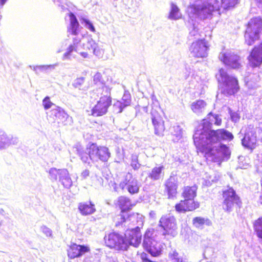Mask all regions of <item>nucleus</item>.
Listing matches in <instances>:
<instances>
[{
  "instance_id": "nucleus-1",
  "label": "nucleus",
  "mask_w": 262,
  "mask_h": 262,
  "mask_svg": "<svg viewBox=\"0 0 262 262\" xmlns=\"http://www.w3.org/2000/svg\"><path fill=\"white\" fill-rule=\"evenodd\" d=\"M221 123L222 119L219 115L209 113L195 128L193 136L195 145L204 147L220 140H231L233 136L230 132L224 129H211L212 124L219 126Z\"/></svg>"
},
{
  "instance_id": "nucleus-2",
  "label": "nucleus",
  "mask_w": 262,
  "mask_h": 262,
  "mask_svg": "<svg viewBox=\"0 0 262 262\" xmlns=\"http://www.w3.org/2000/svg\"><path fill=\"white\" fill-rule=\"evenodd\" d=\"M73 150L80 158L83 163L90 164V161L97 162L100 160L106 162L111 156L107 147L103 146H98L96 144L92 143L86 148V151L84 148L80 145L77 144Z\"/></svg>"
},
{
  "instance_id": "nucleus-3",
  "label": "nucleus",
  "mask_w": 262,
  "mask_h": 262,
  "mask_svg": "<svg viewBox=\"0 0 262 262\" xmlns=\"http://www.w3.org/2000/svg\"><path fill=\"white\" fill-rule=\"evenodd\" d=\"M221 141L211 143L204 147L201 146H196V147L205 153L207 159H210L214 162L221 163L223 160H228L230 155L229 149L226 145L220 144L213 146Z\"/></svg>"
},
{
  "instance_id": "nucleus-4",
  "label": "nucleus",
  "mask_w": 262,
  "mask_h": 262,
  "mask_svg": "<svg viewBox=\"0 0 262 262\" xmlns=\"http://www.w3.org/2000/svg\"><path fill=\"white\" fill-rule=\"evenodd\" d=\"M70 24L68 28V31L72 35L76 36L73 39V43L71 44L67 49L66 52L63 54L62 59L71 60L72 57L75 58L73 56V52H78V44L81 41L82 42V37L84 36L79 35L78 34L79 24L75 15L70 13L69 15Z\"/></svg>"
},
{
  "instance_id": "nucleus-5",
  "label": "nucleus",
  "mask_w": 262,
  "mask_h": 262,
  "mask_svg": "<svg viewBox=\"0 0 262 262\" xmlns=\"http://www.w3.org/2000/svg\"><path fill=\"white\" fill-rule=\"evenodd\" d=\"M118 205L121 209V211L115 218L116 226L125 227L128 226L130 223L134 222L136 219V215L126 211L131 208L132 204L130 199L126 196H121L118 199Z\"/></svg>"
},
{
  "instance_id": "nucleus-6",
  "label": "nucleus",
  "mask_w": 262,
  "mask_h": 262,
  "mask_svg": "<svg viewBox=\"0 0 262 262\" xmlns=\"http://www.w3.org/2000/svg\"><path fill=\"white\" fill-rule=\"evenodd\" d=\"M216 77L219 82L223 85L222 93L226 96L233 95L239 91V86L237 79L234 76L228 74L225 70L221 69Z\"/></svg>"
},
{
  "instance_id": "nucleus-7",
  "label": "nucleus",
  "mask_w": 262,
  "mask_h": 262,
  "mask_svg": "<svg viewBox=\"0 0 262 262\" xmlns=\"http://www.w3.org/2000/svg\"><path fill=\"white\" fill-rule=\"evenodd\" d=\"M220 3L214 1L213 4L208 2V0L204 1L201 4L197 3L191 5L188 9L190 13L200 17L201 19H206L211 16L214 11H220Z\"/></svg>"
},
{
  "instance_id": "nucleus-8",
  "label": "nucleus",
  "mask_w": 262,
  "mask_h": 262,
  "mask_svg": "<svg viewBox=\"0 0 262 262\" xmlns=\"http://www.w3.org/2000/svg\"><path fill=\"white\" fill-rule=\"evenodd\" d=\"M111 88L105 86L102 88L101 97L97 104L91 110V114L94 117H99L105 115L112 103L111 97Z\"/></svg>"
},
{
  "instance_id": "nucleus-9",
  "label": "nucleus",
  "mask_w": 262,
  "mask_h": 262,
  "mask_svg": "<svg viewBox=\"0 0 262 262\" xmlns=\"http://www.w3.org/2000/svg\"><path fill=\"white\" fill-rule=\"evenodd\" d=\"M262 30V19L259 17H254L249 21L245 33V42L251 46L259 38Z\"/></svg>"
},
{
  "instance_id": "nucleus-10",
  "label": "nucleus",
  "mask_w": 262,
  "mask_h": 262,
  "mask_svg": "<svg viewBox=\"0 0 262 262\" xmlns=\"http://www.w3.org/2000/svg\"><path fill=\"white\" fill-rule=\"evenodd\" d=\"M223 208L228 212L232 211L235 207H240L242 201L236 191L228 186L223 190Z\"/></svg>"
},
{
  "instance_id": "nucleus-11",
  "label": "nucleus",
  "mask_w": 262,
  "mask_h": 262,
  "mask_svg": "<svg viewBox=\"0 0 262 262\" xmlns=\"http://www.w3.org/2000/svg\"><path fill=\"white\" fill-rule=\"evenodd\" d=\"M156 234L152 229L146 230L144 237L143 246L151 256H158L161 252L162 246L155 238Z\"/></svg>"
},
{
  "instance_id": "nucleus-12",
  "label": "nucleus",
  "mask_w": 262,
  "mask_h": 262,
  "mask_svg": "<svg viewBox=\"0 0 262 262\" xmlns=\"http://www.w3.org/2000/svg\"><path fill=\"white\" fill-rule=\"evenodd\" d=\"M112 186L115 191L126 189L130 194H134L139 192L140 185L138 180L128 172L118 185L114 183Z\"/></svg>"
},
{
  "instance_id": "nucleus-13",
  "label": "nucleus",
  "mask_w": 262,
  "mask_h": 262,
  "mask_svg": "<svg viewBox=\"0 0 262 262\" xmlns=\"http://www.w3.org/2000/svg\"><path fill=\"white\" fill-rule=\"evenodd\" d=\"M159 226L163 229L162 235L165 238H173L178 234L176 220L170 214L163 215L159 221Z\"/></svg>"
},
{
  "instance_id": "nucleus-14",
  "label": "nucleus",
  "mask_w": 262,
  "mask_h": 262,
  "mask_svg": "<svg viewBox=\"0 0 262 262\" xmlns=\"http://www.w3.org/2000/svg\"><path fill=\"white\" fill-rule=\"evenodd\" d=\"M49 178L52 181H57L58 179L64 187L69 188L72 185V180L66 169H57L51 168L49 170Z\"/></svg>"
},
{
  "instance_id": "nucleus-15",
  "label": "nucleus",
  "mask_w": 262,
  "mask_h": 262,
  "mask_svg": "<svg viewBox=\"0 0 262 262\" xmlns=\"http://www.w3.org/2000/svg\"><path fill=\"white\" fill-rule=\"evenodd\" d=\"M106 245L117 250H126L127 244L123 235L116 232L110 233L104 238Z\"/></svg>"
},
{
  "instance_id": "nucleus-16",
  "label": "nucleus",
  "mask_w": 262,
  "mask_h": 262,
  "mask_svg": "<svg viewBox=\"0 0 262 262\" xmlns=\"http://www.w3.org/2000/svg\"><path fill=\"white\" fill-rule=\"evenodd\" d=\"M209 47L204 38L192 43L189 48L191 55L198 58H204L208 55Z\"/></svg>"
},
{
  "instance_id": "nucleus-17",
  "label": "nucleus",
  "mask_w": 262,
  "mask_h": 262,
  "mask_svg": "<svg viewBox=\"0 0 262 262\" xmlns=\"http://www.w3.org/2000/svg\"><path fill=\"white\" fill-rule=\"evenodd\" d=\"M158 110H160L158 105L155 108H152L150 112L151 119L155 134L158 136H162L165 130L164 121Z\"/></svg>"
},
{
  "instance_id": "nucleus-18",
  "label": "nucleus",
  "mask_w": 262,
  "mask_h": 262,
  "mask_svg": "<svg viewBox=\"0 0 262 262\" xmlns=\"http://www.w3.org/2000/svg\"><path fill=\"white\" fill-rule=\"evenodd\" d=\"M49 117L52 118L53 120L57 122L58 124L63 125L71 124L72 123V118L61 107L57 106H55V107L51 110Z\"/></svg>"
},
{
  "instance_id": "nucleus-19",
  "label": "nucleus",
  "mask_w": 262,
  "mask_h": 262,
  "mask_svg": "<svg viewBox=\"0 0 262 262\" xmlns=\"http://www.w3.org/2000/svg\"><path fill=\"white\" fill-rule=\"evenodd\" d=\"M125 243L127 244V249L129 246L138 247L141 244L142 234L140 228L136 227L135 228L127 229L124 234Z\"/></svg>"
},
{
  "instance_id": "nucleus-20",
  "label": "nucleus",
  "mask_w": 262,
  "mask_h": 262,
  "mask_svg": "<svg viewBox=\"0 0 262 262\" xmlns=\"http://www.w3.org/2000/svg\"><path fill=\"white\" fill-rule=\"evenodd\" d=\"M219 59L225 65L232 69H238L241 67L239 57L231 51L221 52L219 56Z\"/></svg>"
},
{
  "instance_id": "nucleus-21",
  "label": "nucleus",
  "mask_w": 262,
  "mask_h": 262,
  "mask_svg": "<svg viewBox=\"0 0 262 262\" xmlns=\"http://www.w3.org/2000/svg\"><path fill=\"white\" fill-rule=\"evenodd\" d=\"M249 64L253 68L257 67L262 64V42L254 47L248 57Z\"/></svg>"
},
{
  "instance_id": "nucleus-22",
  "label": "nucleus",
  "mask_w": 262,
  "mask_h": 262,
  "mask_svg": "<svg viewBox=\"0 0 262 262\" xmlns=\"http://www.w3.org/2000/svg\"><path fill=\"white\" fill-rule=\"evenodd\" d=\"M256 142L257 138L255 132L250 127L247 128L244 138L242 139L243 146L252 149L255 147Z\"/></svg>"
},
{
  "instance_id": "nucleus-23",
  "label": "nucleus",
  "mask_w": 262,
  "mask_h": 262,
  "mask_svg": "<svg viewBox=\"0 0 262 262\" xmlns=\"http://www.w3.org/2000/svg\"><path fill=\"white\" fill-rule=\"evenodd\" d=\"M199 207L198 202H194L193 199H185L181 201L175 206L176 210L179 213H184L186 211H192Z\"/></svg>"
},
{
  "instance_id": "nucleus-24",
  "label": "nucleus",
  "mask_w": 262,
  "mask_h": 262,
  "mask_svg": "<svg viewBox=\"0 0 262 262\" xmlns=\"http://www.w3.org/2000/svg\"><path fill=\"white\" fill-rule=\"evenodd\" d=\"M130 94L128 91H125L122 99L120 101H117L114 103L113 106L114 111L116 113H120L125 107L130 105Z\"/></svg>"
},
{
  "instance_id": "nucleus-25",
  "label": "nucleus",
  "mask_w": 262,
  "mask_h": 262,
  "mask_svg": "<svg viewBox=\"0 0 262 262\" xmlns=\"http://www.w3.org/2000/svg\"><path fill=\"white\" fill-rule=\"evenodd\" d=\"M88 250L89 249L86 246L73 244L68 250V256L70 258L80 257Z\"/></svg>"
},
{
  "instance_id": "nucleus-26",
  "label": "nucleus",
  "mask_w": 262,
  "mask_h": 262,
  "mask_svg": "<svg viewBox=\"0 0 262 262\" xmlns=\"http://www.w3.org/2000/svg\"><path fill=\"white\" fill-rule=\"evenodd\" d=\"M165 187L169 198H173L177 193V178L175 176H170L165 183Z\"/></svg>"
},
{
  "instance_id": "nucleus-27",
  "label": "nucleus",
  "mask_w": 262,
  "mask_h": 262,
  "mask_svg": "<svg viewBox=\"0 0 262 262\" xmlns=\"http://www.w3.org/2000/svg\"><path fill=\"white\" fill-rule=\"evenodd\" d=\"M18 138L12 136H8L3 130H0V149H4L11 145L16 144Z\"/></svg>"
},
{
  "instance_id": "nucleus-28",
  "label": "nucleus",
  "mask_w": 262,
  "mask_h": 262,
  "mask_svg": "<svg viewBox=\"0 0 262 262\" xmlns=\"http://www.w3.org/2000/svg\"><path fill=\"white\" fill-rule=\"evenodd\" d=\"M78 210L82 215H90L96 211L95 205L91 201L80 203Z\"/></svg>"
},
{
  "instance_id": "nucleus-29",
  "label": "nucleus",
  "mask_w": 262,
  "mask_h": 262,
  "mask_svg": "<svg viewBox=\"0 0 262 262\" xmlns=\"http://www.w3.org/2000/svg\"><path fill=\"white\" fill-rule=\"evenodd\" d=\"M82 46L84 49L88 50L97 55L98 45L90 36H85L82 37Z\"/></svg>"
},
{
  "instance_id": "nucleus-30",
  "label": "nucleus",
  "mask_w": 262,
  "mask_h": 262,
  "mask_svg": "<svg viewBox=\"0 0 262 262\" xmlns=\"http://www.w3.org/2000/svg\"><path fill=\"white\" fill-rule=\"evenodd\" d=\"M189 38L191 39H196L199 40L203 38V32L201 29V26L198 23H194L190 28Z\"/></svg>"
},
{
  "instance_id": "nucleus-31",
  "label": "nucleus",
  "mask_w": 262,
  "mask_h": 262,
  "mask_svg": "<svg viewBox=\"0 0 262 262\" xmlns=\"http://www.w3.org/2000/svg\"><path fill=\"white\" fill-rule=\"evenodd\" d=\"M206 105V103L204 100H197L191 104V108L194 113L199 114L205 110Z\"/></svg>"
},
{
  "instance_id": "nucleus-32",
  "label": "nucleus",
  "mask_w": 262,
  "mask_h": 262,
  "mask_svg": "<svg viewBox=\"0 0 262 262\" xmlns=\"http://www.w3.org/2000/svg\"><path fill=\"white\" fill-rule=\"evenodd\" d=\"M196 190L197 187L195 185L185 187L182 193L183 196L185 199L193 200L196 196Z\"/></svg>"
},
{
  "instance_id": "nucleus-33",
  "label": "nucleus",
  "mask_w": 262,
  "mask_h": 262,
  "mask_svg": "<svg viewBox=\"0 0 262 262\" xmlns=\"http://www.w3.org/2000/svg\"><path fill=\"white\" fill-rule=\"evenodd\" d=\"M163 169L164 167L163 166L153 168L151 171L148 173V177L154 181L159 180L161 177L162 172Z\"/></svg>"
},
{
  "instance_id": "nucleus-34",
  "label": "nucleus",
  "mask_w": 262,
  "mask_h": 262,
  "mask_svg": "<svg viewBox=\"0 0 262 262\" xmlns=\"http://www.w3.org/2000/svg\"><path fill=\"white\" fill-rule=\"evenodd\" d=\"M58 64L57 63L50 64V65H40V66H31L30 67L36 73H38V72H46L49 70H53L55 68L58 66Z\"/></svg>"
},
{
  "instance_id": "nucleus-35",
  "label": "nucleus",
  "mask_w": 262,
  "mask_h": 262,
  "mask_svg": "<svg viewBox=\"0 0 262 262\" xmlns=\"http://www.w3.org/2000/svg\"><path fill=\"white\" fill-rule=\"evenodd\" d=\"M93 82L94 84L101 87L97 90V91L100 92L101 93L103 91V87L106 86L105 85V81L103 79L101 74L99 72H97L94 75Z\"/></svg>"
},
{
  "instance_id": "nucleus-36",
  "label": "nucleus",
  "mask_w": 262,
  "mask_h": 262,
  "mask_svg": "<svg viewBox=\"0 0 262 262\" xmlns=\"http://www.w3.org/2000/svg\"><path fill=\"white\" fill-rule=\"evenodd\" d=\"M181 17V14L180 12L179 9L176 5L172 4L168 18L170 19L176 20L180 18Z\"/></svg>"
},
{
  "instance_id": "nucleus-37",
  "label": "nucleus",
  "mask_w": 262,
  "mask_h": 262,
  "mask_svg": "<svg viewBox=\"0 0 262 262\" xmlns=\"http://www.w3.org/2000/svg\"><path fill=\"white\" fill-rule=\"evenodd\" d=\"M253 227L257 237L262 239V216L254 222Z\"/></svg>"
},
{
  "instance_id": "nucleus-38",
  "label": "nucleus",
  "mask_w": 262,
  "mask_h": 262,
  "mask_svg": "<svg viewBox=\"0 0 262 262\" xmlns=\"http://www.w3.org/2000/svg\"><path fill=\"white\" fill-rule=\"evenodd\" d=\"M193 225L198 228H202L204 225H209L210 221L207 219L201 217H195L192 221Z\"/></svg>"
},
{
  "instance_id": "nucleus-39",
  "label": "nucleus",
  "mask_w": 262,
  "mask_h": 262,
  "mask_svg": "<svg viewBox=\"0 0 262 262\" xmlns=\"http://www.w3.org/2000/svg\"><path fill=\"white\" fill-rule=\"evenodd\" d=\"M169 256L173 262H187V259L183 258L175 250H172L169 252Z\"/></svg>"
},
{
  "instance_id": "nucleus-40",
  "label": "nucleus",
  "mask_w": 262,
  "mask_h": 262,
  "mask_svg": "<svg viewBox=\"0 0 262 262\" xmlns=\"http://www.w3.org/2000/svg\"><path fill=\"white\" fill-rule=\"evenodd\" d=\"M173 131L172 134L176 137L172 140L174 142L178 141L182 137V130L181 127L179 125L173 126L172 127Z\"/></svg>"
},
{
  "instance_id": "nucleus-41",
  "label": "nucleus",
  "mask_w": 262,
  "mask_h": 262,
  "mask_svg": "<svg viewBox=\"0 0 262 262\" xmlns=\"http://www.w3.org/2000/svg\"><path fill=\"white\" fill-rule=\"evenodd\" d=\"M237 0H222L221 6L224 9L233 8L237 4Z\"/></svg>"
},
{
  "instance_id": "nucleus-42",
  "label": "nucleus",
  "mask_w": 262,
  "mask_h": 262,
  "mask_svg": "<svg viewBox=\"0 0 262 262\" xmlns=\"http://www.w3.org/2000/svg\"><path fill=\"white\" fill-rule=\"evenodd\" d=\"M40 229L42 233L44 234L47 237L53 238L52 231L47 226L42 225L40 227Z\"/></svg>"
},
{
  "instance_id": "nucleus-43",
  "label": "nucleus",
  "mask_w": 262,
  "mask_h": 262,
  "mask_svg": "<svg viewBox=\"0 0 262 262\" xmlns=\"http://www.w3.org/2000/svg\"><path fill=\"white\" fill-rule=\"evenodd\" d=\"M130 165L135 170H137L140 168V164L138 163V158L136 155H133L132 156Z\"/></svg>"
},
{
  "instance_id": "nucleus-44",
  "label": "nucleus",
  "mask_w": 262,
  "mask_h": 262,
  "mask_svg": "<svg viewBox=\"0 0 262 262\" xmlns=\"http://www.w3.org/2000/svg\"><path fill=\"white\" fill-rule=\"evenodd\" d=\"M84 82V77H79L77 78L74 81L73 83V85L75 88H80Z\"/></svg>"
},
{
  "instance_id": "nucleus-45",
  "label": "nucleus",
  "mask_w": 262,
  "mask_h": 262,
  "mask_svg": "<svg viewBox=\"0 0 262 262\" xmlns=\"http://www.w3.org/2000/svg\"><path fill=\"white\" fill-rule=\"evenodd\" d=\"M42 105L45 110H48L54 105L50 100V98L48 96L46 97L42 101Z\"/></svg>"
},
{
  "instance_id": "nucleus-46",
  "label": "nucleus",
  "mask_w": 262,
  "mask_h": 262,
  "mask_svg": "<svg viewBox=\"0 0 262 262\" xmlns=\"http://www.w3.org/2000/svg\"><path fill=\"white\" fill-rule=\"evenodd\" d=\"M140 258L143 262H156L155 261L150 259L149 255L144 252H143L141 254Z\"/></svg>"
},
{
  "instance_id": "nucleus-47",
  "label": "nucleus",
  "mask_w": 262,
  "mask_h": 262,
  "mask_svg": "<svg viewBox=\"0 0 262 262\" xmlns=\"http://www.w3.org/2000/svg\"><path fill=\"white\" fill-rule=\"evenodd\" d=\"M219 177L217 178L216 176L214 177L213 178H212L211 176H210L208 179L205 181V185L207 186H209L211 185L212 182H215L218 180Z\"/></svg>"
},
{
  "instance_id": "nucleus-48",
  "label": "nucleus",
  "mask_w": 262,
  "mask_h": 262,
  "mask_svg": "<svg viewBox=\"0 0 262 262\" xmlns=\"http://www.w3.org/2000/svg\"><path fill=\"white\" fill-rule=\"evenodd\" d=\"M85 27L86 28L89 29L92 32L95 31V27H94L93 25L89 20H85Z\"/></svg>"
},
{
  "instance_id": "nucleus-49",
  "label": "nucleus",
  "mask_w": 262,
  "mask_h": 262,
  "mask_svg": "<svg viewBox=\"0 0 262 262\" xmlns=\"http://www.w3.org/2000/svg\"><path fill=\"white\" fill-rule=\"evenodd\" d=\"M231 119L234 122H237L239 119V117L236 113H231L230 114Z\"/></svg>"
},
{
  "instance_id": "nucleus-50",
  "label": "nucleus",
  "mask_w": 262,
  "mask_h": 262,
  "mask_svg": "<svg viewBox=\"0 0 262 262\" xmlns=\"http://www.w3.org/2000/svg\"><path fill=\"white\" fill-rule=\"evenodd\" d=\"M89 174H90L89 170L88 169H85L81 172V176L83 179H85L89 176Z\"/></svg>"
},
{
  "instance_id": "nucleus-51",
  "label": "nucleus",
  "mask_w": 262,
  "mask_h": 262,
  "mask_svg": "<svg viewBox=\"0 0 262 262\" xmlns=\"http://www.w3.org/2000/svg\"><path fill=\"white\" fill-rule=\"evenodd\" d=\"M77 53H79L83 58H89V54H88L87 52H79L78 51V52H77Z\"/></svg>"
},
{
  "instance_id": "nucleus-52",
  "label": "nucleus",
  "mask_w": 262,
  "mask_h": 262,
  "mask_svg": "<svg viewBox=\"0 0 262 262\" xmlns=\"http://www.w3.org/2000/svg\"><path fill=\"white\" fill-rule=\"evenodd\" d=\"M8 0H0V8H2Z\"/></svg>"
},
{
  "instance_id": "nucleus-53",
  "label": "nucleus",
  "mask_w": 262,
  "mask_h": 262,
  "mask_svg": "<svg viewBox=\"0 0 262 262\" xmlns=\"http://www.w3.org/2000/svg\"><path fill=\"white\" fill-rule=\"evenodd\" d=\"M154 215H155V213L154 211H151L150 212V215L151 216H154Z\"/></svg>"
},
{
  "instance_id": "nucleus-54",
  "label": "nucleus",
  "mask_w": 262,
  "mask_h": 262,
  "mask_svg": "<svg viewBox=\"0 0 262 262\" xmlns=\"http://www.w3.org/2000/svg\"><path fill=\"white\" fill-rule=\"evenodd\" d=\"M255 1H257L259 3L262 4V0H255Z\"/></svg>"
},
{
  "instance_id": "nucleus-55",
  "label": "nucleus",
  "mask_w": 262,
  "mask_h": 262,
  "mask_svg": "<svg viewBox=\"0 0 262 262\" xmlns=\"http://www.w3.org/2000/svg\"><path fill=\"white\" fill-rule=\"evenodd\" d=\"M260 203H262V195L260 196Z\"/></svg>"
},
{
  "instance_id": "nucleus-56",
  "label": "nucleus",
  "mask_w": 262,
  "mask_h": 262,
  "mask_svg": "<svg viewBox=\"0 0 262 262\" xmlns=\"http://www.w3.org/2000/svg\"><path fill=\"white\" fill-rule=\"evenodd\" d=\"M62 51L61 50H59L57 51V53H60Z\"/></svg>"
},
{
  "instance_id": "nucleus-57",
  "label": "nucleus",
  "mask_w": 262,
  "mask_h": 262,
  "mask_svg": "<svg viewBox=\"0 0 262 262\" xmlns=\"http://www.w3.org/2000/svg\"><path fill=\"white\" fill-rule=\"evenodd\" d=\"M3 212H4L3 209H1L0 210V213H2Z\"/></svg>"
},
{
  "instance_id": "nucleus-58",
  "label": "nucleus",
  "mask_w": 262,
  "mask_h": 262,
  "mask_svg": "<svg viewBox=\"0 0 262 262\" xmlns=\"http://www.w3.org/2000/svg\"><path fill=\"white\" fill-rule=\"evenodd\" d=\"M248 94H249V95H252V94H253V93H251V92H248Z\"/></svg>"
},
{
  "instance_id": "nucleus-59",
  "label": "nucleus",
  "mask_w": 262,
  "mask_h": 262,
  "mask_svg": "<svg viewBox=\"0 0 262 262\" xmlns=\"http://www.w3.org/2000/svg\"><path fill=\"white\" fill-rule=\"evenodd\" d=\"M144 108L145 110H147V107H145Z\"/></svg>"
},
{
  "instance_id": "nucleus-60",
  "label": "nucleus",
  "mask_w": 262,
  "mask_h": 262,
  "mask_svg": "<svg viewBox=\"0 0 262 262\" xmlns=\"http://www.w3.org/2000/svg\"><path fill=\"white\" fill-rule=\"evenodd\" d=\"M2 18V15L0 14V20Z\"/></svg>"
},
{
  "instance_id": "nucleus-61",
  "label": "nucleus",
  "mask_w": 262,
  "mask_h": 262,
  "mask_svg": "<svg viewBox=\"0 0 262 262\" xmlns=\"http://www.w3.org/2000/svg\"><path fill=\"white\" fill-rule=\"evenodd\" d=\"M205 252H204V253H203V255H204V257L205 258Z\"/></svg>"
},
{
  "instance_id": "nucleus-62",
  "label": "nucleus",
  "mask_w": 262,
  "mask_h": 262,
  "mask_svg": "<svg viewBox=\"0 0 262 262\" xmlns=\"http://www.w3.org/2000/svg\"><path fill=\"white\" fill-rule=\"evenodd\" d=\"M190 73V72H189V73L188 74V76L189 75Z\"/></svg>"
}]
</instances>
